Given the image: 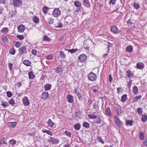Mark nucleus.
I'll return each instance as SVG.
<instances>
[{"instance_id": "obj_1", "label": "nucleus", "mask_w": 147, "mask_h": 147, "mask_svg": "<svg viewBox=\"0 0 147 147\" xmlns=\"http://www.w3.org/2000/svg\"><path fill=\"white\" fill-rule=\"evenodd\" d=\"M19 52V55H21L22 54L24 53H27L28 51H30L29 49H27V48L25 46H22L18 50Z\"/></svg>"}, {"instance_id": "obj_2", "label": "nucleus", "mask_w": 147, "mask_h": 147, "mask_svg": "<svg viewBox=\"0 0 147 147\" xmlns=\"http://www.w3.org/2000/svg\"><path fill=\"white\" fill-rule=\"evenodd\" d=\"M74 3L75 6L76 7V12H79L82 8L81 3L78 1L76 0L74 1Z\"/></svg>"}, {"instance_id": "obj_3", "label": "nucleus", "mask_w": 147, "mask_h": 147, "mask_svg": "<svg viewBox=\"0 0 147 147\" xmlns=\"http://www.w3.org/2000/svg\"><path fill=\"white\" fill-rule=\"evenodd\" d=\"M12 4L14 8L18 7L22 5V2L21 0H13Z\"/></svg>"}, {"instance_id": "obj_4", "label": "nucleus", "mask_w": 147, "mask_h": 147, "mask_svg": "<svg viewBox=\"0 0 147 147\" xmlns=\"http://www.w3.org/2000/svg\"><path fill=\"white\" fill-rule=\"evenodd\" d=\"M61 11L59 8L55 9L53 11L52 14L53 16L55 17H57L61 15Z\"/></svg>"}, {"instance_id": "obj_5", "label": "nucleus", "mask_w": 147, "mask_h": 147, "mask_svg": "<svg viewBox=\"0 0 147 147\" xmlns=\"http://www.w3.org/2000/svg\"><path fill=\"white\" fill-rule=\"evenodd\" d=\"M49 143H51L52 145L58 144L59 141L57 138H55L54 137H50V139L48 140Z\"/></svg>"}, {"instance_id": "obj_6", "label": "nucleus", "mask_w": 147, "mask_h": 147, "mask_svg": "<svg viewBox=\"0 0 147 147\" xmlns=\"http://www.w3.org/2000/svg\"><path fill=\"white\" fill-rule=\"evenodd\" d=\"M115 122L117 125L119 127H120L123 124V122L120 121L116 115L114 116Z\"/></svg>"}, {"instance_id": "obj_7", "label": "nucleus", "mask_w": 147, "mask_h": 147, "mask_svg": "<svg viewBox=\"0 0 147 147\" xmlns=\"http://www.w3.org/2000/svg\"><path fill=\"white\" fill-rule=\"evenodd\" d=\"M96 78V74L92 72L90 73L88 75V78L89 80L92 81L95 80Z\"/></svg>"}, {"instance_id": "obj_8", "label": "nucleus", "mask_w": 147, "mask_h": 147, "mask_svg": "<svg viewBox=\"0 0 147 147\" xmlns=\"http://www.w3.org/2000/svg\"><path fill=\"white\" fill-rule=\"evenodd\" d=\"M87 58V56L84 54H82L79 56L78 60L79 62L83 63L85 62Z\"/></svg>"}, {"instance_id": "obj_9", "label": "nucleus", "mask_w": 147, "mask_h": 147, "mask_svg": "<svg viewBox=\"0 0 147 147\" xmlns=\"http://www.w3.org/2000/svg\"><path fill=\"white\" fill-rule=\"evenodd\" d=\"M111 31L114 34H117L120 32V31L115 25L111 27Z\"/></svg>"}, {"instance_id": "obj_10", "label": "nucleus", "mask_w": 147, "mask_h": 147, "mask_svg": "<svg viewBox=\"0 0 147 147\" xmlns=\"http://www.w3.org/2000/svg\"><path fill=\"white\" fill-rule=\"evenodd\" d=\"M22 101L24 105L25 106H28L30 104L29 100L26 96H25L23 98Z\"/></svg>"}, {"instance_id": "obj_11", "label": "nucleus", "mask_w": 147, "mask_h": 147, "mask_svg": "<svg viewBox=\"0 0 147 147\" xmlns=\"http://www.w3.org/2000/svg\"><path fill=\"white\" fill-rule=\"evenodd\" d=\"M144 64L142 62H139L137 64L136 66L135 67L137 68L140 69H142L144 67Z\"/></svg>"}, {"instance_id": "obj_12", "label": "nucleus", "mask_w": 147, "mask_h": 147, "mask_svg": "<svg viewBox=\"0 0 147 147\" xmlns=\"http://www.w3.org/2000/svg\"><path fill=\"white\" fill-rule=\"evenodd\" d=\"M127 76L129 78H131L134 76V73L131 71L129 70L127 71Z\"/></svg>"}, {"instance_id": "obj_13", "label": "nucleus", "mask_w": 147, "mask_h": 147, "mask_svg": "<svg viewBox=\"0 0 147 147\" xmlns=\"http://www.w3.org/2000/svg\"><path fill=\"white\" fill-rule=\"evenodd\" d=\"M18 31L19 32H23L24 30V26L22 24H20L17 27Z\"/></svg>"}, {"instance_id": "obj_14", "label": "nucleus", "mask_w": 147, "mask_h": 147, "mask_svg": "<svg viewBox=\"0 0 147 147\" xmlns=\"http://www.w3.org/2000/svg\"><path fill=\"white\" fill-rule=\"evenodd\" d=\"M49 94L47 92H45L43 93L41 95V98L43 100H46L48 98Z\"/></svg>"}, {"instance_id": "obj_15", "label": "nucleus", "mask_w": 147, "mask_h": 147, "mask_svg": "<svg viewBox=\"0 0 147 147\" xmlns=\"http://www.w3.org/2000/svg\"><path fill=\"white\" fill-rule=\"evenodd\" d=\"M108 37L107 35H102V42L104 44L106 43L108 41Z\"/></svg>"}, {"instance_id": "obj_16", "label": "nucleus", "mask_w": 147, "mask_h": 147, "mask_svg": "<svg viewBox=\"0 0 147 147\" xmlns=\"http://www.w3.org/2000/svg\"><path fill=\"white\" fill-rule=\"evenodd\" d=\"M83 5L88 8H89L90 7V2L88 0H84L83 1Z\"/></svg>"}, {"instance_id": "obj_17", "label": "nucleus", "mask_w": 147, "mask_h": 147, "mask_svg": "<svg viewBox=\"0 0 147 147\" xmlns=\"http://www.w3.org/2000/svg\"><path fill=\"white\" fill-rule=\"evenodd\" d=\"M67 99L69 103H72L74 101V97L71 95H69L67 96Z\"/></svg>"}, {"instance_id": "obj_18", "label": "nucleus", "mask_w": 147, "mask_h": 147, "mask_svg": "<svg viewBox=\"0 0 147 147\" xmlns=\"http://www.w3.org/2000/svg\"><path fill=\"white\" fill-rule=\"evenodd\" d=\"M133 50V47L132 45L127 46L126 48L125 51L128 53H131L132 52Z\"/></svg>"}, {"instance_id": "obj_19", "label": "nucleus", "mask_w": 147, "mask_h": 147, "mask_svg": "<svg viewBox=\"0 0 147 147\" xmlns=\"http://www.w3.org/2000/svg\"><path fill=\"white\" fill-rule=\"evenodd\" d=\"M138 87L136 86H134L133 88V91L134 95H136L138 93Z\"/></svg>"}, {"instance_id": "obj_20", "label": "nucleus", "mask_w": 147, "mask_h": 147, "mask_svg": "<svg viewBox=\"0 0 147 147\" xmlns=\"http://www.w3.org/2000/svg\"><path fill=\"white\" fill-rule=\"evenodd\" d=\"M28 75L29 79H33L35 77L34 75L33 74V71H31L28 73Z\"/></svg>"}, {"instance_id": "obj_21", "label": "nucleus", "mask_w": 147, "mask_h": 147, "mask_svg": "<svg viewBox=\"0 0 147 147\" xmlns=\"http://www.w3.org/2000/svg\"><path fill=\"white\" fill-rule=\"evenodd\" d=\"M13 44L15 45V47L17 48L20 47L21 45V42L20 41L16 42L15 41H13Z\"/></svg>"}, {"instance_id": "obj_22", "label": "nucleus", "mask_w": 147, "mask_h": 147, "mask_svg": "<svg viewBox=\"0 0 147 147\" xmlns=\"http://www.w3.org/2000/svg\"><path fill=\"white\" fill-rule=\"evenodd\" d=\"M51 86V85L50 84H46L44 86V88L45 91L49 90Z\"/></svg>"}, {"instance_id": "obj_23", "label": "nucleus", "mask_w": 147, "mask_h": 147, "mask_svg": "<svg viewBox=\"0 0 147 147\" xmlns=\"http://www.w3.org/2000/svg\"><path fill=\"white\" fill-rule=\"evenodd\" d=\"M127 100V95L126 94H125L122 96L121 101L123 102H124Z\"/></svg>"}, {"instance_id": "obj_24", "label": "nucleus", "mask_w": 147, "mask_h": 147, "mask_svg": "<svg viewBox=\"0 0 147 147\" xmlns=\"http://www.w3.org/2000/svg\"><path fill=\"white\" fill-rule=\"evenodd\" d=\"M23 63L27 66H30L31 63L28 60H24L23 61Z\"/></svg>"}, {"instance_id": "obj_25", "label": "nucleus", "mask_w": 147, "mask_h": 147, "mask_svg": "<svg viewBox=\"0 0 147 147\" xmlns=\"http://www.w3.org/2000/svg\"><path fill=\"white\" fill-rule=\"evenodd\" d=\"M142 117H141V120L143 122H146L147 120V115L143 114L142 115Z\"/></svg>"}, {"instance_id": "obj_26", "label": "nucleus", "mask_w": 147, "mask_h": 147, "mask_svg": "<svg viewBox=\"0 0 147 147\" xmlns=\"http://www.w3.org/2000/svg\"><path fill=\"white\" fill-rule=\"evenodd\" d=\"M32 20L35 23H38L39 22V19L37 16H34L33 17Z\"/></svg>"}, {"instance_id": "obj_27", "label": "nucleus", "mask_w": 147, "mask_h": 147, "mask_svg": "<svg viewBox=\"0 0 147 147\" xmlns=\"http://www.w3.org/2000/svg\"><path fill=\"white\" fill-rule=\"evenodd\" d=\"M139 137L140 140H144V135L143 132L140 131L139 132Z\"/></svg>"}, {"instance_id": "obj_28", "label": "nucleus", "mask_w": 147, "mask_h": 147, "mask_svg": "<svg viewBox=\"0 0 147 147\" xmlns=\"http://www.w3.org/2000/svg\"><path fill=\"white\" fill-rule=\"evenodd\" d=\"M126 125H129L130 126H132L133 125V121L132 120H128L126 121Z\"/></svg>"}, {"instance_id": "obj_29", "label": "nucleus", "mask_w": 147, "mask_h": 147, "mask_svg": "<svg viewBox=\"0 0 147 147\" xmlns=\"http://www.w3.org/2000/svg\"><path fill=\"white\" fill-rule=\"evenodd\" d=\"M49 9V8L47 6H45L42 8V11L45 14L47 13Z\"/></svg>"}, {"instance_id": "obj_30", "label": "nucleus", "mask_w": 147, "mask_h": 147, "mask_svg": "<svg viewBox=\"0 0 147 147\" xmlns=\"http://www.w3.org/2000/svg\"><path fill=\"white\" fill-rule=\"evenodd\" d=\"M81 127V125L79 123H77L74 125V127L76 130H80Z\"/></svg>"}, {"instance_id": "obj_31", "label": "nucleus", "mask_w": 147, "mask_h": 147, "mask_svg": "<svg viewBox=\"0 0 147 147\" xmlns=\"http://www.w3.org/2000/svg\"><path fill=\"white\" fill-rule=\"evenodd\" d=\"M47 124L48 125L51 127H53L54 126V125L55 123L52 121V120L51 119H49L47 122Z\"/></svg>"}, {"instance_id": "obj_32", "label": "nucleus", "mask_w": 147, "mask_h": 147, "mask_svg": "<svg viewBox=\"0 0 147 147\" xmlns=\"http://www.w3.org/2000/svg\"><path fill=\"white\" fill-rule=\"evenodd\" d=\"M134 8L137 10L140 8V4L138 3H134Z\"/></svg>"}, {"instance_id": "obj_33", "label": "nucleus", "mask_w": 147, "mask_h": 147, "mask_svg": "<svg viewBox=\"0 0 147 147\" xmlns=\"http://www.w3.org/2000/svg\"><path fill=\"white\" fill-rule=\"evenodd\" d=\"M77 95L79 100L82 101L83 100V96L80 92L78 93Z\"/></svg>"}, {"instance_id": "obj_34", "label": "nucleus", "mask_w": 147, "mask_h": 147, "mask_svg": "<svg viewBox=\"0 0 147 147\" xmlns=\"http://www.w3.org/2000/svg\"><path fill=\"white\" fill-rule=\"evenodd\" d=\"M83 126L86 128H88L90 127V125L88 123L85 122L83 123Z\"/></svg>"}, {"instance_id": "obj_35", "label": "nucleus", "mask_w": 147, "mask_h": 147, "mask_svg": "<svg viewBox=\"0 0 147 147\" xmlns=\"http://www.w3.org/2000/svg\"><path fill=\"white\" fill-rule=\"evenodd\" d=\"M48 23L50 25L52 24L54 22V20L52 18H49L47 19Z\"/></svg>"}, {"instance_id": "obj_36", "label": "nucleus", "mask_w": 147, "mask_h": 147, "mask_svg": "<svg viewBox=\"0 0 147 147\" xmlns=\"http://www.w3.org/2000/svg\"><path fill=\"white\" fill-rule=\"evenodd\" d=\"M59 57L63 59H64L65 58V55L64 54V52H62V51H60V55H59Z\"/></svg>"}, {"instance_id": "obj_37", "label": "nucleus", "mask_w": 147, "mask_h": 147, "mask_svg": "<svg viewBox=\"0 0 147 147\" xmlns=\"http://www.w3.org/2000/svg\"><path fill=\"white\" fill-rule=\"evenodd\" d=\"M8 29L7 27H5L2 29L1 30V32L2 33H7L8 32Z\"/></svg>"}, {"instance_id": "obj_38", "label": "nucleus", "mask_w": 147, "mask_h": 147, "mask_svg": "<svg viewBox=\"0 0 147 147\" xmlns=\"http://www.w3.org/2000/svg\"><path fill=\"white\" fill-rule=\"evenodd\" d=\"M142 109L141 108H139L137 109V112L138 114L140 115H142Z\"/></svg>"}, {"instance_id": "obj_39", "label": "nucleus", "mask_w": 147, "mask_h": 147, "mask_svg": "<svg viewBox=\"0 0 147 147\" xmlns=\"http://www.w3.org/2000/svg\"><path fill=\"white\" fill-rule=\"evenodd\" d=\"M88 116L90 119H93L96 118L97 116L94 114H89L88 115Z\"/></svg>"}, {"instance_id": "obj_40", "label": "nucleus", "mask_w": 147, "mask_h": 147, "mask_svg": "<svg viewBox=\"0 0 147 147\" xmlns=\"http://www.w3.org/2000/svg\"><path fill=\"white\" fill-rule=\"evenodd\" d=\"M8 102L9 104L11 105L12 106H13L15 104L14 100L13 99V98H12L10 100L8 101Z\"/></svg>"}, {"instance_id": "obj_41", "label": "nucleus", "mask_w": 147, "mask_h": 147, "mask_svg": "<svg viewBox=\"0 0 147 147\" xmlns=\"http://www.w3.org/2000/svg\"><path fill=\"white\" fill-rule=\"evenodd\" d=\"M44 133H46L47 134L52 136L53 135L52 132L49 130H42Z\"/></svg>"}, {"instance_id": "obj_42", "label": "nucleus", "mask_w": 147, "mask_h": 147, "mask_svg": "<svg viewBox=\"0 0 147 147\" xmlns=\"http://www.w3.org/2000/svg\"><path fill=\"white\" fill-rule=\"evenodd\" d=\"M7 40L8 39L6 36H2V40L3 43H5Z\"/></svg>"}, {"instance_id": "obj_43", "label": "nucleus", "mask_w": 147, "mask_h": 147, "mask_svg": "<svg viewBox=\"0 0 147 147\" xmlns=\"http://www.w3.org/2000/svg\"><path fill=\"white\" fill-rule=\"evenodd\" d=\"M1 105L4 108H5L7 106H9V104H8V103L6 102H1Z\"/></svg>"}, {"instance_id": "obj_44", "label": "nucleus", "mask_w": 147, "mask_h": 147, "mask_svg": "<svg viewBox=\"0 0 147 147\" xmlns=\"http://www.w3.org/2000/svg\"><path fill=\"white\" fill-rule=\"evenodd\" d=\"M79 49H70L69 51V52L71 53V54H73L76 52L79 51Z\"/></svg>"}, {"instance_id": "obj_45", "label": "nucleus", "mask_w": 147, "mask_h": 147, "mask_svg": "<svg viewBox=\"0 0 147 147\" xmlns=\"http://www.w3.org/2000/svg\"><path fill=\"white\" fill-rule=\"evenodd\" d=\"M107 42L108 43V50L107 51V53H108L110 51V47H111L113 46V44L109 42H108V41H107Z\"/></svg>"}, {"instance_id": "obj_46", "label": "nucleus", "mask_w": 147, "mask_h": 147, "mask_svg": "<svg viewBox=\"0 0 147 147\" xmlns=\"http://www.w3.org/2000/svg\"><path fill=\"white\" fill-rule=\"evenodd\" d=\"M9 143L11 145H14L16 143V141L14 140L13 139H12L11 140H10L9 141Z\"/></svg>"}, {"instance_id": "obj_47", "label": "nucleus", "mask_w": 147, "mask_h": 147, "mask_svg": "<svg viewBox=\"0 0 147 147\" xmlns=\"http://www.w3.org/2000/svg\"><path fill=\"white\" fill-rule=\"evenodd\" d=\"M142 97V96L140 95L136 96L134 98V102H136L138 100L140 99Z\"/></svg>"}, {"instance_id": "obj_48", "label": "nucleus", "mask_w": 147, "mask_h": 147, "mask_svg": "<svg viewBox=\"0 0 147 147\" xmlns=\"http://www.w3.org/2000/svg\"><path fill=\"white\" fill-rule=\"evenodd\" d=\"M106 112L108 115H111L112 114L111 112L109 107H107L106 109Z\"/></svg>"}, {"instance_id": "obj_49", "label": "nucleus", "mask_w": 147, "mask_h": 147, "mask_svg": "<svg viewBox=\"0 0 147 147\" xmlns=\"http://www.w3.org/2000/svg\"><path fill=\"white\" fill-rule=\"evenodd\" d=\"M16 122L8 123V124L9 123L10 124L9 125V126L14 127L16 126Z\"/></svg>"}, {"instance_id": "obj_50", "label": "nucleus", "mask_w": 147, "mask_h": 147, "mask_svg": "<svg viewBox=\"0 0 147 147\" xmlns=\"http://www.w3.org/2000/svg\"><path fill=\"white\" fill-rule=\"evenodd\" d=\"M16 53V50L14 49L13 48H12L11 49L9 53L11 55H14Z\"/></svg>"}, {"instance_id": "obj_51", "label": "nucleus", "mask_w": 147, "mask_h": 147, "mask_svg": "<svg viewBox=\"0 0 147 147\" xmlns=\"http://www.w3.org/2000/svg\"><path fill=\"white\" fill-rule=\"evenodd\" d=\"M64 133L67 136L69 137H71V134L70 132L65 130L64 132Z\"/></svg>"}, {"instance_id": "obj_52", "label": "nucleus", "mask_w": 147, "mask_h": 147, "mask_svg": "<svg viewBox=\"0 0 147 147\" xmlns=\"http://www.w3.org/2000/svg\"><path fill=\"white\" fill-rule=\"evenodd\" d=\"M50 39L47 35H45L43 37V40L44 41H50Z\"/></svg>"}, {"instance_id": "obj_53", "label": "nucleus", "mask_w": 147, "mask_h": 147, "mask_svg": "<svg viewBox=\"0 0 147 147\" xmlns=\"http://www.w3.org/2000/svg\"><path fill=\"white\" fill-rule=\"evenodd\" d=\"M6 94L7 97L8 98L11 97L12 95V93L10 91H8L7 92Z\"/></svg>"}, {"instance_id": "obj_54", "label": "nucleus", "mask_w": 147, "mask_h": 147, "mask_svg": "<svg viewBox=\"0 0 147 147\" xmlns=\"http://www.w3.org/2000/svg\"><path fill=\"white\" fill-rule=\"evenodd\" d=\"M15 14V13H14L13 11H9V15L10 16V18H11L12 17H13Z\"/></svg>"}, {"instance_id": "obj_55", "label": "nucleus", "mask_w": 147, "mask_h": 147, "mask_svg": "<svg viewBox=\"0 0 147 147\" xmlns=\"http://www.w3.org/2000/svg\"><path fill=\"white\" fill-rule=\"evenodd\" d=\"M9 0H0V4L2 3L4 5L7 3Z\"/></svg>"}, {"instance_id": "obj_56", "label": "nucleus", "mask_w": 147, "mask_h": 147, "mask_svg": "<svg viewBox=\"0 0 147 147\" xmlns=\"http://www.w3.org/2000/svg\"><path fill=\"white\" fill-rule=\"evenodd\" d=\"M16 37L20 40H22L24 39V36L23 35H17Z\"/></svg>"}, {"instance_id": "obj_57", "label": "nucleus", "mask_w": 147, "mask_h": 147, "mask_svg": "<svg viewBox=\"0 0 147 147\" xmlns=\"http://www.w3.org/2000/svg\"><path fill=\"white\" fill-rule=\"evenodd\" d=\"M96 119L95 120V123L96 124L99 123L100 122V119L99 117H96Z\"/></svg>"}, {"instance_id": "obj_58", "label": "nucleus", "mask_w": 147, "mask_h": 147, "mask_svg": "<svg viewBox=\"0 0 147 147\" xmlns=\"http://www.w3.org/2000/svg\"><path fill=\"white\" fill-rule=\"evenodd\" d=\"M13 64L12 63H8V66L9 68V69L10 71H11L13 69Z\"/></svg>"}, {"instance_id": "obj_59", "label": "nucleus", "mask_w": 147, "mask_h": 147, "mask_svg": "<svg viewBox=\"0 0 147 147\" xmlns=\"http://www.w3.org/2000/svg\"><path fill=\"white\" fill-rule=\"evenodd\" d=\"M116 0H110L109 3L110 4H112V5H115V4Z\"/></svg>"}, {"instance_id": "obj_60", "label": "nucleus", "mask_w": 147, "mask_h": 147, "mask_svg": "<svg viewBox=\"0 0 147 147\" xmlns=\"http://www.w3.org/2000/svg\"><path fill=\"white\" fill-rule=\"evenodd\" d=\"M118 113L119 115H121V114L124 113V111L120 109H119L117 110Z\"/></svg>"}, {"instance_id": "obj_61", "label": "nucleus", "mask_w": 147, "mask_h": 147, "mask_svg": "<svg viewBox=\"0 0 147 147\" xmlns=\"http://www.w3.org/2000/svg\"><path fill=\"white\" fill-rule=\"evenodd\" d=\"M53 57L52 55H49L47 56L46 58L47 60H50L53 58Z\"/></svg>"}, {"instance_id": "obj_62", "label": "nucleus", "mask_w": 147, "mask_h": 147, "mask_svg": "<svg viewBox=\"0 0 147 147\" xmlns=\"http://www.w3.org/2000/svg\"><path fill=\"white\" fill-rule=\"evenodd\" d=\"M63 27V25L61 24V23H58L57 26H55L56 28H62Z\"/></svg>"}, {"instance_id": "obj_63", "label": "nucleus", "mask_w": 147, "mask_h": 147, "mask_svg": "<svg viewBox=\"0 0 147 147\" xmlns=\"http://www.w3.org/2000/svg\"><path fill=\"white\" fill-rule=\"evenodd\" d=\"M62 70L61 68H59L58 67L56 69L55 71L57 73H59L61 71H62Z\"/></svg>"}, {"instance_id": "obj_64", "label": "nucleus", "mask_w": 147, "mask_h": 147, "mask_svg": "<svg viewBox=\"0 0 147 147\" xmlns=\"http://www.w3.org/2000/svg\"><path fill=\"white\" fill-rule=\"evenodd\" d=\"M143 142L144 145L146 147H147V137L144 140Z\"/></svg>"}]
</instances>
